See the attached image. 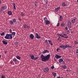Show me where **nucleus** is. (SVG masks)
Here are the masks:
<instances>
[{
  "label": "nucleus",
  "mask_w": 78,
  "mask_h": 78,
  "mask_svg": "<svg viewBox=\"0 0 78 78\" xmlns=\"http://www.w3.org/2000/svg\"><path fill=\"white\" fill-rule=\"evenodd\" d=\"M5 38L6 39H12V34H6L5 37Z\"/></svg>",
  "instance_id": "1"
},
{
  "label": "nucleus",
  "mask_w": 78,
  "mask_h": 78,
  "mask_svg": "<svg viewBox=\"0 0 78 78\" xmlns=\"http://www.w3.org/2000/svg\"><path fill=\"white\" fill-rule=\"evenodd\" d=\"M60 48H62L63 50H65L66 48H72V47L69 45L66 44V45H60L59 46Z\"/></svg>",
  "instance_id": "2"
},
{
  "label": "nucleus",
  "mask_w": 78,
  "mask_h": 78,
  "mask_svg": "<svg viewBox=\"0 0 78 78\" xmlns=\"http://www.w3.org/2000/svg\"><path fill=\"white\" fill-rule=\"evenodd\" d=\"M41 58L42 61H43V62H46V61L48 60L46 57L43 54H42L41 55Z\"/></svg>",
  "instance_id": "3"
},
{
  "label": "nucleus",
  "mask_w": 78,
  "mask_h": 78,
  "mask_svg": "<svg viewBox=\"0 0 78 78\" xmlns=\"http://www.w3.org/2000/svg\"><path fill=\"white\" fill-rule=\"evenodd\" d=\"M72 23L71 22L68 21L67 23V26L69 28H72Z\"/></svg>",
  "instance_id": "4"
},
{
  "label": "nucleus",
  "mask_w": 78,
  "mask_h": 78,
  "mask_svg": "<svg viewBox=\"0 0 78 78\" xmlns=\"http://www.w3.org/2000/svg\"><path fill=\"white\" fill-rule=\"evenodd\" d=\"M30 57H31V58L33 60H37L39 58L38 57H34V55H30Z\"/></svg>",
  "instance_id": "5"
},
{
  "label": "nucleus",
  "mask_w": 78,
  "mask_h": 78,
  "mask_svg": "<svg viewBox=\"0 0 78 78\" xmlns=\"http://www.w3.org/2000/svg\"><path fill=\"white\" fill-rule=\"evenodd\" d=\"M59 62L61 64H64L65 62L63 60V59H62V58H60L59 59Z\"/></svg>",
  "instance_id": "6"
},
{
  "label": "nucleus",
  "mask_w": 78,
  "mask_h": 78,
  "mask_svg": "<svg viewBox=\"0 0 78 78\" xmlns=\"http://www.w3.org/2000/svg\"><path fill=\"white\" fill-rule=\"evenodd\" d=\"M44 72H48L49 71V68L48 67L45 68L44 69Z\"/></svg>",
  "instance_id": "7"
},
{
  "label": "nucleus",
  "mask_w": 78,
  "mask_h": 78,
  "mask_svg": "<svg viewBox=\"0 0 78 78\" xmlns=\"http://www.w3.org/2000/svg\"><path fill=\"white\" fill-rule=\"evenodd\" d=\"M35 34L36 35V37L37 39H39L41 38V36L39 35L37 33H36Z\"/></svg>",
  "instance_id": "8"
},
{
  "label": "nucleus",
  "mask_w": 78,
  "mask_h": 78,
  "mask_svg": "<svg viewBox=\"0 0 78 78\" xmlns=\"http://www.w3.org/2000/svg\"><path fill=\"white\" fill-rule=\"evenodd\" d=\"M30 37L31 39H34V36L33 34H30Z\"/></svg>",
  "instance_id": "9"
},
{
  "label": "nucleus",
  "mask_w": 78,
  "mask_h": 78,
  "mask_svg": "<svg viewBox=\"0 0 78 78\" xmlns=\"http://www.w3.org/2000/svg\"><path fill=\"white\" fill-rule=\"evenodd\" d=\"M24 28H28L29 29L30 28V27L28 25H27L25 24L23 25Z\"/></svg>",
  "instance_id": "10"
},
{
  "label": "nucleus",
  "mask_w": 78,
  "mask_h": 78,
  "mask_svg": "<svg viewBox=\"0 0 78 78\" xmlns=\"http://www.w3.org/2000/svg\"><path fill=\"white\" fill-rule=\"evenodd\" d=\"M76 20V17H74L73 20H71V22L72 23H75V20Z\"/></svg>",
  "instance_id": "11"
},
{
  "label": "nucleus",
  "mask_w": 78,
  "mask_h": 78,
  "mask_svg": "<svg viewBox=\"0 0 78 78\" xmlns=\"http://www.w3.org/2000/svg\"><path fill=\"white\" fill-rule=\"evenodd\" d=\"M55 57L56 58V59H59V58H61V56L58 55L57 54H55Z\"/></svg>",
  "instance_id": "12"
},
{
  "label": "nucleus",
  "mask_w": 78,
  "mask_h": 78,
  "mask_svg": "<svg viewBox=\"0 0 78 78\" xmlns=\"http://www.w3.org/2000/svg\"><path fill=\"white\" fill-rule=\"evenodd\" d=\"M6 8H7L6 6H2L1 8V10H5V9H6Z\"/></svg>",
  "instance_id": "13"
},
{
  "label": "nucleus",
  "mask_w": 78,
  "mask_h": 78,
  "mask_svg": "<svg viewBox=\"0 0 78 78\" xmlns=\"http://www.w3.org/2000/svg\"><path fill=\"white\" fill-rule=\"evenodd\" d=\"M45 57L46 58V59H47V60H48V59H49L50 58V55L48 54L46 56H45Z\"/></svg>",
  "instance_id": "14"
},
{
  "label": "nucleus",
  "mask_w": 78,
  "mask_h": 78,
  "mask_svg": "<svg viewBox=\"0 0 78 78\" xmlns=\"http://www.w3.org/2000/svg\"><path fill=\"white\" fill-rule=\"evenodd\" d=\"M49 53V51L47 50H45L43 51V53L44 54H45V53Z\"/></svg>",
  "instance_id": "15"
},
{
  "label": "nucleus",
  "mask_w": 78,
  "mask_h": 78,
  "mask_svg": "<svg viewBox=\"0 0 78 78\" xmlns=\"http://www.w3.org/2000/svg\"><path fill=\"white\" fill-rule=\"evenodd\" d=\"M2 42L5 45H7V44H8V42H7L6 41L3 40L2 41Z\"/></svg>",
  "instance_id": "16"
},
{
  "label": "nucleus",
  "mask_w": 78,
  "mask_h": 78,
  "mask_svg": "<svg viewBox=\"0 0 78 78\" xmlns=\"http://www.w3.org/2000/svg\"><path fill=\"white\" fill-rule=\"evenodd\" d=\"M8 14L9 15V16H11L12 14V12L11 11H8Z\"/></svg>",
  "instance_id": "17"
},
{
  "label": "nucleus",
  "mask_w": 78,
  "mask_h": 78,
  "mask_svg": "<svg viewBox=\"0 0 78 78\" xmlns=\"http://www.w3.org/2000/svg\"><path fill=\"white\" fill-rule=\"evenodd\" d=\"M45 22L46 25H48V24H50V22L49 20H47V21H46Z\"/></svg>",
  "instance_id": "18"
},
{
  "label": "nucleus",
  "mask_w": 78,
  "mask_h": 78,
  "mask_svg": "<svg viewBox=\"0 0 78 78\" xmlns=\"http://www.w3.org/2000/svg\"><path fill=\"white\" fill-rule=\"evenodd\" d=\"M48 42L50 45H53V44H52V42H51V40H48Z\"/></svg>",
  "instance_id": "19"
},
{
  "label": "nucleus",
  "mask_w": 78,
  "mask_h": 78,
  "mask_svg": "<svg viewBox=\"0 0 78 78\" xmlns=\"http://www.w3.org/2000/svg\"><path fill=\"white\" fill-rule=\"evenodd\" d=\"M62 6H63L64 7L65 6H67V5L65 4V2H63L62 4Z\"/></svg>",
  "instance_id": "20"
},
{
  "label": "nucleus",
  "mask_w": 78,
  "mask_h": 78,
  "mask_svg": "<svg viewBox=\"0 0 78 78\" xmlns=\"http://www.w3.org/2000/svg\"><path fill=\"white\" fill-rule=\"evenodd\" d=\"M12 5L13 6V9H16V5L15 4L13 3H12Z\"/></svg>",
  "instance_id": "21"
},
{
  "label": "nucleus",
  "mask_w": 78,
  "mask_h": 78,
  "mask_svg": "<svg viewBox=\"0 0 78 78\" xmlns=\"http://www.w3.org/2000/svg\"><path fill=\"white\" fill-rule=\"evenodd\" d=\"M14 62L15 64H16L17 65L19 64V61L17 60L15 62Z\"/></svg>",
  "instance_id": "22"
},
{
  "label": "nucleus",
  "mask_w": 78,
  "mask_h": 78,
  "mask_svg": "<svg viewBox=\"0 0 78 78\" xmlns=\"http://www.w3.org/2000/svg\"><path fill=\"white\" fill-rule=\"evenodd\" d=\"M52 75H53L54 77H56V73L55 72H52Z\"/></svg>",
  "instance_id": "23"
},
{
  "label": "nucleus",
  "mask_w": 78,
  "mask_h": 78,
  "mask_svg": "<svg viewBox=\"0 0 78 78\" xmlns=\"http://www.w3.org/2000/svg\"><path fill=\"white\" fill-rule=\"evenodd\" d=\"M59 9H60V7H57V8H55L56 11H58Z\"/></svg>",
  "instance_id": "24"
},
{
  "label": "nucleus",
  "mask_w": 78,
  "mask_h": 78,
  "mask_svg": "<svg viewBox=\"0 0 78 78\" xmlns=\"http://www.w3.org/2000/svg\"><path fill=\"white\" fill-rule=\"evenodd\" d=\"M16 58L17 59H19V60H20V57L19 56H17L16 57Z\"/></svg>",
  "instance_id": "25"
},
{
  "label": "nucleus",
  "mask_w": 78,
  "mask_h": 78,
  "mask_svg": "<svg viewBox=\"0 0 78 78\" xmlns=\"http://www.w3.org/2000/svg\"><path fill=\"white\" fill-rule=\"evenodd\" d=\"M25 15V13L23 12H21V15L22 16H24Z\"/></svg>",
  "instance_id": "26"
},
{
  "label": "nucleus",
  "mask_w": 78,
  "mask_h": 78,
  "mask_svg": "<svg viewBox=\"0 0 78 78\" xmlns=\"http://www.w3.org/2000/svg\"><path fill=\"white\" fill-rule=\"evenodd\" d=\"M62 67L63 69H67V66L66 65H63L62 66Z\"/></svg>",
  "instance_id": "27"
},
{
  "label": "nucleus",
  "mask_w": 78,
  "mask_h": 78,
  "mask_svg": "<svg viewBox=\"0 0 78 78\" xmlns=\"http://www.w3.org/2000/svg\"><path fill=\"white\" fill-rule=\"evenodd\" d=\"M1 78H6V77H5V75L3 74L1 75Z\"/></svg>",
  "instance_id": "28"
},
{
  "label": "nucleus",
  "mask_w": 78,
  "mask_h": 78,
  "mask_svg": "<svg viewBox=\"0 0 78 78\" xmlns=\"http://www.w3.org/2000/svg\"><path fill=\"white\" fill-rule=\"evenodd\" d=\"M60 21H62V17L61 16H60Z\"/></svg>",
  "instance_id": "29"
},
{
  "label": "nucleus",
  "mask_w": 78,
  "mask_h": 78,
  "mask_svg": "<svg viewBox=\"0 0 78 78\" xmlns=\"http://www.w3.org/2000/svg\"><path fill=\"white\" fill-rule=\"evenodd\" d=\"M74 44H75L76 45H78V42L77 41H74Z\"/></svg>",
  "instance_id": "30"
},
{
  "label": "nucleus",
  "mask_w": 78,
  "mask_h": 78,
  "mask_svg": "<svg viewBox=\"0 0 78 78\" xmlns=\"http://www.w3.org/2000/svg\"><path fill=\"white\" fill-rule=\"evenodd\" d=\"M12 34H12L13 35H16V32H12V34Z\"/></svg>",
  "instance_id": "31"
},
{
  "label": "nucleus",
  "mask_w": 78,
  "mask_h": 78,
  "mask_svg": "<svg viewBox=\"0 0 78 78\" xmlns=\"http://www.w3.org/2000/svg\"><path fill=\"white\" fill-rule=\"evenodd\" d=\"M13 23L14 22L12 21H11L9 22V23H10V24H11V25H13Z\"/></svg>",
  "instance_id": "32"
},
{
  "label": "nucleus",
  "mask_w": 78,
  "mask_h": 78,
  "mask_svg": "<svg viewBox=\"0 0 78 78\" xmlns=\"http://www.w3.org/2000/svg\"><path fill=\"white\" fill-rule=\"evenodd\" d=\"M13 22L14 23H15V22H16V19H13Z\"/></svg>",
  "instance_id": "33"
},
{
  "label": "nucleus",
  "mask_w": 78,
  "mask_h": 78,
  "mask_svg": "<svg viewBox=\"0 0 78 78\" xmlns=\"http://www.w3.org/2000/svg\"><path fill=\"white\" fill-rule=\"evenodd\" d=\"M4 34H5V33L2 32L0 34L1 36H4Z\"/></svg>",
  "instance_id": "34"
},
{
  "label": "nucleus",
  "mask_w": 78,
  "mask_h": 78,
  "mask_svg": "<svg viewBox=\"0 0 78 78\" xmlns=\"http://www.w3.org/2000/svg\"><path fill=\"white\" fill-rule=\"evenodd\" d=\"M17 59L16 58H13L12 60V61L15 62L16 61Z\"/></svg>",
  "instance_id": "35"
},
{
  "label": "nucleus",
  "mask_w": 78,
  "mask_h": 78,
  "mask_svg": "<svg viewBox=\"0 0 78 78\" xmlns=\"http://www.w3.org/2000/svg\"><path fill=\"white\" fill-rule=\"evenodd\" d=\"M44 19L45 21V22H46L47 20V17H45L44 18Z\"/></svg>",
  "instance_id": "36"
},
{
  "label": "nucleus",
  "mask_w": 78,
  "mask_h": 78,
  "mask_svg": "<svg viewBox=\"0 0 78 78\" xmlns=\"http://www.w3.org/2000/svg\"><path fill=\"white\" fill-rule=\"evenodd\" d=\"M48 40H46L45 41V42L47 44V43H48Z\"/></svg>",
  "instance_id": "37"
},
{
  "label": "nucleus",
  "mask_w": 78,
  "mask_h": 78,
  "mask_svg": "<svg viewBox=\"0 0 78 78\" xmlns=\"http://www.w3.org/2000/svg\"><path fill=\"white\" fill-rule=\"evenodd\" d=\"M63 36H67V34L66 33H63Z\"/></svg>",
  "instance_id": "38"
},
{
  "label": "nucleus",
  "mask_w": 78,
  "mask_h": 78,
  "mask_svg": "<svg viewBox=\"0 0 78 78\" xmlns=\"http://www.w3.org/2000/svg\"><path fill=\"white\" fill-rule=\"evenodd\" d=\"M54 68H55V67H54V66H52L51 67V69H54Z\"/></svg>",
  "instance_id": "39"
},
{
  "label": "nucleus",
  "mask_w": 78,
  "mask_h": 78,
  "mask_svg": "<svg viewBox=\"0 0 78 78\" xmlns=\"http://www.w3.org/2000/svg\"><path fill=\"white\" fill-rule=\"evenodd\" d=\"M9 31H10V33H12V30L11 29H10L9 30Z\"/></svg>",
  "instance_id": "40"
},
{
  "label": "nucleus",
  "mask_w": 78,
  "mask_h": 78,
  "mask_svg": "<svg viewBox=\"0 0 78 78\" xmlns=\"http://www.w3.org/2000/svg\"><path fill=\"white\" fill-rule=\"evenodd\" d=\"M64 38H66V39H67V38H69V37H64Z\"/></svg>",
  "instance_id": "41"
},
{
  "label": "nucleus",
  "mask_w": 78,
  "mask_h": 78,
  "mask_svg": "<svg viewBox=\"0 0 78 78\" xmlns=\"http://www.w3.org/2000/svg\"><path fill=\"white\" fill-rule=\"evenodd\" d=\"M59 25V23H58L57 25V27H58V26Z\"/></svg>",
  "instance_id": "42"
},
{
  "label": "nucleus",
  "mask_w": 78,
  "mask_h": 78,
  "mask_svg": "<svg viewBox=\"0 0 78 78\" xmlns=\"http://www.w3.org/2000/svg\"><path fill=\"white\" fill-rule=\"evenodd\" d=\"M59 48H57L56 49V51H59Z\"/></svg>",
  "instance_id": "43"
},
{
  "label": "nucleus",
  "mask_w": 78,
  "mask_h": 78,
  "mask_svg": "<svg viewBox=\"0 0 78 78\" xmlns=\"http://www.w3.org/2000/svg\"><path fill=\"white\" fill-rule=\"evenodd\" d=\"M76 53H78V49L76 50Z\"/></svg>",
  "instance_id": "44"
},
{
  "label": "nucleus",
  "mask_w": 78,
  "mask_h": 78,
  "mask_svg": "<svg viewBox=\"0 0 78 78\" xmlns=\"http://www.w3.org/2000/svg\"><path fill=\"white\" fill-rule=\"evenodd\" d=\"M47 45V46L48 47H49V44H48V43H46Z\"/></svg>",
  "instance_id": "45"
},
{
  "label": "nucleus",
  "mask_w": 78,
  "mask_h": 78,
  "mask_svg": "<svg viewBox=\"0 0 78 78\" xmlns=\"http://www.w3.org/2000/svg\"><path fill=\"white\" fill-rule=\"evenodd\" d=\"M65 30H68V27H66Z\"/></svg>",
  "instance_id": "46"
},
{
  "label": "nucleus",
  "mask_w": 78,
  "mask_h": 78,
  "mask_svg": "<svg viewBox=\"0 0 78 78\" xmlns=\"http://www.w3.org/2000/svg\"><path fill=\"white\" fill-rule=\"evenodd\" d=\"M18 44V43L17 42H15V45H17Z\"/></svg>",
  "instance_id": "47"
},
{
  "label": "nucleus",
  "mask_w": 78,
  "mask_h": 78,
  "mask_svg": "<svg viewBox=\"0 0 78 78\" xmlns=\"http://www.w3.org/2000/svg\"><path fill=\"white\" fill-rule=\"evenodd\" d=\"M4 53L5 54H6V53H7V51H5Z\"/></svg>",
  "instance_id": "48"
},
{
  "label": "nucleus",
  "mask_w": 78,
  "mask_h": 78,
  "mask_svg": "<svg viewBox=\"0 0 78 78\" xmlns=\"http://www.w3.org/2000/svg\"><path fill=\"white\" fill-rule=\"evenodd\" d=\"M64 25V24H61V26L62 27H63Z\"/></svg>",
  "instance_id": "49"
},
{
  "label": "nucleus",
  "mask_w": 78,
  "mask_h": 78,
  "mask_svg": "<svg viewBox=\"0 0 78 78\" xmlns=\"http://www.w3.org/2000/svg\"><path fill=\"white\" fill-rule=\"evenodd\" d=\"M18 20H20H20H21V18H19V19Z\"/></svg>",
  "instance_id": "50"
},
{
  "label": "nucleus",
  "mask_w": 78,
  "mask_h": 78,
  "mask_svg": "<svg viewBox=\"0 0 78 78\" xmlns=\"http://www.w3.org/2000/svg\"><path fill=\"white\" fill-rule=\"evenodd\" d=\"M45 3L46 4H47V3H48V2L47 1H46Z\"/></svg>",
  "instance_id": "51"
},
{
  "label": "nucleus",
  "mask_w": 78,
  "mask_h": 78,
  "mask_svg": "<svg viewBox=\"0 0 78 78\" xmlns=\"http://www.w3.org/2000/svg\"><path fill=\"white\" fill-rule=\"evenodd\" d=\"M60 36H61V37H64V35H60Z\"/></svg>",
  "instance_id": "52"
},
{
  "label": "nucleus",
  "mask_w": 78,
  "mask_h": 78,
  "mask_svg": "<svg viewBox=\"0 0 78 78\" xmlns=\"http://www.w3.org/2000/svg\"><path fill=\"white\" fill-rule=\"evenodd\" d=\"M35 6H37V4H35Z\"/></svg>",
  "instance_id": "53"
},
{
  "label": "nucleus",
  "mask_w": 78,
  "mask_h": 78,
  "mask_svg": "<svg viewBox=\"0 0 78 78\" xmlns=\"http://www.w3.org/2000/svg\"><path fill=\"white\" fill-rule=\"evenodd\" d=\"M60 38L61 37H59L58 38V40H59V39H60Z\"/></svg>",
  "instance_id": "54"
},
{
  "label": "nucleus",
  "mask_w": 78,
  "mask_h": 78,
  "mask_svg": "<svg viewBox=\"0 0 78 78\" xmlns=\"http://www.w3.org/2000/svg\"><path fill=\"white\" fill-rule=\"evenodd\" d=\"M58 36H60L61 35V34H58Z\"/></svg>",
  "instance_id": "55"
},
{
  "label": "nucleus",
  "mask_w": 78,
  "mask_h": 78,
  "mask_svg": "<svg viewBox=\"0 0 78 78\" xmlns=\"http://www.w3.org/2000/svg\"><path fill=\"white\" fill-rule=\"evenodd\" d=\"M58 41H62V40H61V39H58Z\"/></svg>",
  "instance_id": "56"
},
{
  "label": "nucleus",
  "mask_w": 78,
  "mask_h": 78,
  "mask_svg": "<svg viewBox=\"0 0 78 78\" xmlns=\"http://www.w3.org/2000/svg\"><path fill=\"white\" fill-rule=\"evenodd\" d=\"M1 3H2V1H1V0H0V5H1Z\"/></svg>",
  "instance_id": "57"
},
{
  "label": "nucleus",
  "mask_w": 78,
  "mask_h": 78,
  "mask_svg": "<svg viewBox=\"0 0 78 78\" xmlns=\"http://www.w3.org/2000/svg\"><path fill=\"white\" fill-rule=\"evenodd\" d=\"M67 32H68L69 33H70V31L69 30H67Z\"/></svg>",
  "instance_id": "58"
},
{
  "label": "nucleus",
  "mask_w": 78,
  "mask_h": 78,
  "mask_svg": "<svg viewBox=\"0 0 78 78\" xmlns=\"http://www.w3.org/2000/svg\"><path fill=\"white\" fill-rule=\"evenodd\" d=\"M66 72H69V70L68 69H67Z\"/></svg>",
  "instance_id": "59"
},
{
  "label": "nucleus",
  "mask_w": 78,
  "mask_h": 78,
  "mask_svg": "<svg viewBox=\"0 0 78 78\" xmlns=\"http://www.w3.org/2000/svg\"><path fill=\"white\" fill-rule=\"evenodd\" d=\"M57 78H61L59 76Z\"/></svg>",
  "instance_id": "60"
},
{
  "label": "nucleus",
  "mask_w": 78,
  "mask_h": 78,
  "mask_svg": "<svg viewBox=\"0 0 78 78\" xmlns=\"http://www.w3.org/2000/svg\"><path fill=\"white\" fill-rule=\"evenodd\" d=\"M1 58V55H0V59Z\"/></svg>",
  "instance_id": "61"
},
{
  "label": "nucleus",
  "mask_w": 78,
  "mask_h": 78,
  "mask_svg": "<svg viewBox=\"0 0 78 78\" xmlns=\"http://www.w3.org/2000/svg\"><path fill=\"white\" fill-rule=\"evenodd\" d=\"M77 2H78V0H77Z\"/></svg>",
  "instance_id": "62"
},
{
  "label": "nucleus",
  "mask_w": 78,
  "mask_h": 78,
  "mask_svg": "<svg viewBox=\"0 0 78 78\" xmlns=\"http://www.w3.org/2000/svg\"><path fill=\"white\" fill-rule=\"evenodd\" d=\"M61 78H63V77H61Z\"/></svg>",
  "instance_id": "63"
},
{
  "label": "nucleus",
  "mask_w": 78,
  "mask_h": 78,
  "mask_svg": "<svg viewBox=\"0 0 78 78\" xmlns=\"http://www.w3.org/2000/svg\"><path fill=\"white\" fill-rule=\"evenodd\" d=\"M13 64H14V63H13Z\"/></svg>",
  "instance_id": "64"
}]
</instances>
